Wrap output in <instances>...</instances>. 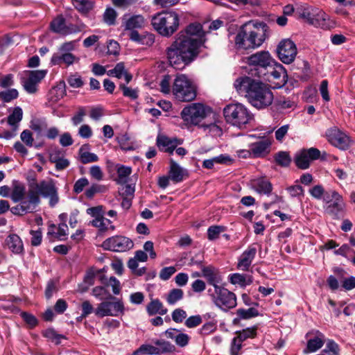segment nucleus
I'll list each match as a JSON object with an SVG mask.
<instances>
[{
    "label": "nucleus",
    "mask_w": 355,
    "mask_h": 355,
    "mask_svg": "<svg viewBox=\"0 0 355 355\" xmlns=\"http://www.w3.org/2000/svg\"><path fill=\"white\" fill-rule=\"evenodd\" d=\"M132 168L128 166H121L117 168L118 180L119 184H125L127 182L128 177L131 174Z\"/></svg>",
    "instance_id": "46"
},
{
    "label": "nucleus",
    "mask_w": 355,
    "mask_h": 355,
    "mask_svg": "<svg viewBox=\"0 0 355 355\" xmlns=\"http://www.w3.org/2000/svg\"><path fill=\"white\" fill-rule=\"evenodd\" d=\"M112 301H104L101 302L94 313L98 317L114 316L116 317L124 313V305L121 300L110 295L107 298Z\"/></svg>",
    "instance_id": "12"
},
{
    "label": "nucleus",
    "mask_w": 355,
    "mask_h": 355,
    "mask_svg": "<svg viewBox=\"0 0 355 355\" xmlns=\"http://www.w3.org/2000/svg\"><path fill=\"white\" fill-rule=\"evenodd\" d=\"M98 160V157L93 153L83 152L80 150V161L81 163L86 164L88 163L96 162Z\"/></svg>",
    "instance_id": "49"
},
{
    "label": "nucleus",
    "mask_w": 355,
    "mask_h": 355,
    "mask_svg": "<svg viewBox=\"0 0 355 355\" xmlns=\"http://www.w3.org/2000/svg\"><path fill=\"white\" fill-rule=\"evenodd\" d=\"M183 297L184 292L182 289L173 288L168 292L166 297V300L168 304L174 305L178 301L181 300Z\"/></svg>",
    "instance_id": "41"
},
{
    "label": "nucleus",
    "mask_w": 355,
    "mask_h": 355,
    "mask_svg": "<svg viewBox=\"0 0 355 355\" xmlns=\"http://www.w3.org/2000/svg\"><path fill=\"white\" fill-rule=\"evenodd\" d=\"M287 73L284 67L279 63L274 62L269 67L266 77H262L266 80L274 85V87L280 88L287 82Z\"/></svg>",
    "instance_id": "15"
},
{
    "label": "nucleus",
    "mask_w": 355,
    "mask_h": 355,
    "mask_svg": "<svg viewBox=\"0 0 355 355\" xmlns=\"http://www.w3.org/2000/svg\"><path fill=\"white\" fill-rule=\"evenodd\" d=\"M237 336H236L241 341L243 342L248 338H254L257 335V328H247L242 331H238L236 332Z\"/></svg>",
    "instance_id": "45"
},
{
    "label": "nucleus",
    "mask_w": 355,
    "mask_h": 355,
    "mask_svg": "<svg viewBox=\"0 0 355 355\" xmlns=\"http://www.w3.org/2000/svg\"><path fill=\"white\" fill-rule=\"evenodd\" d=\"M252 187L260 194L269 195L272 190V184L264 178L254 180Z\"/></svg>",
    "instance_id": "31"
},
{
    "label": "nucleus",
    "mask_w": 355,
    "mask_h": 355,
    "mask_svg": "<svg viewBox=\"0 0 355 355\" xmlns=\"http://www.w3.org/2000/svg\"><path fill=\"white\" fill-rule=\"evenodd\" d=\"M313 18L314 21H317V24H313L315 26H321L324 25V21L326 20L327 15L322 11L319 9H315L313 10Z\"/></svg>",
    "instance_id": "56"
},
{
    "label": "nucleus",
    "mask_w": 355,
    "mask_h": 355,
    "mask_svg": "<svg viewBox=\"0 0 355 355\" xmlns=\"http://www.w3.org/2000/svg\"><path fill=\"white\" fill-rule=\"evenodd\" d=\"M277 53L279 60L284 64L293 62L297 55L295 44L289 39L282 40L278 44Z\"/></svg>",
    "instance_id": "17"
},
{
    "label": "nucleus",
    "mask_w": 355,
    "mask_h": 355,
    "mask_svg": "<svg viewBox=\"0 0 355 355\" xmlns=\"http://www.w3.org/2000/svg\"><path fill=\"white\" fill-rule=\"evenodd\" d=\"M15 84L14 75L12 73L1 74L0 73V87L3 89L10 88Z\"/></svg>",
    "instance_id": "51"
},
{
    "label": "nucleus",
    "mask_w": 355,
    "mask_h": 355,
    "mask_svg": "<svg viewBox=\"0 0 355 355\" xmlns=\"http://www.w3.org/2000/svg\"><path fill=\"white\" fill-rule=\"evenodd\" d=\"M55 228L56 227L54 224L49 225L48 228V235L53 236L59 240H63V237L67 235L68 226L66 223H62L59 224L57 232H55Z\"/></svg>",
    "instance_id": "37"
},
{
    "label": "nucleus",
    "mask_w": 355,
    "mask_h": 355,
    "mask_svg": "<svg viewBox=\"0 0 355 355\" xmlns=\"http://www.w3.org/2000/svg\"><path fill=\"white\" fill-rule=\"evenodd\" d=\"M75 8L80 13L87 14L94 8V2L92 0H71Z\"/></svg>",
    "instance_id": "39"
},
{
    "label": "nucleus",
    "mask_w": 355,
    "mask_h": 355,
    "mask_svg": "<svg viewBox=\"0 0 355 355\" xmlns=\"http://www.w3.org/2000/svg\"><path fill=\"white\" fill-rule=\"evenodd\" d=\"M18 97L19 92L14 88H8V89L0 92V100L3 103H10Z\"/></svg>",
    "instance_id": "42"
},
{
    "label": "nucleus",
    "mask_w": 355,
    "mask_h": 355,
    "mask_svg": "<svg viewBox=\"0 0 355 355\" xmlns=\"http://www.w3.org/2000/svg\"><path fill=\"white\" fill-rule=\"evenodd\" d=\"M153 343L155 345L157 355L171 354L175 351V346L164 339H156Z\"/></svg>",
    "instance_id": "35"
},
{
    "label": "nucleus",
    "mask_w": 355,
    "mask_h": 355,
    "mask_svg": "<svg viewBox=\"0 0 355 355\" xmlns=\"http://www.w3.org/2000/svg\"><path fill=\"white\" fill-rule=\"evenodd\" d=\"M44 336L51 340L52 342L55 343V344L60 343L61 340L64 338V336L57 334L56 331L52 329H46L44 332Z\"/></svg>",
    "instance_id": "54"
},
{
    "label": "nucleus",
    "mask_w": 355,
    "mask_h": 355,
    "mask_svg": "<svg viewBox=\"0 0 355 355\" xmlns=\"http://www.w3.org/2000/svg\"><path fill=\"white\" fill-rule=\"evenodd\" d=\"M134 244L131 239L123 236H114L105 239L102 247L107 250L125 252L130 250Z\"/></svg>",
    "instance_id": "16"
},
{
    "label": "nucleus",
    "mask_w": 355,
    "mask_h": 355,
    "mask_svg": "<svg viewBox=\"0 0 355 355\" xmlns=\"http://www.w3.org/2000/svg\"><path fill=\"white\" fill-rule=\"evenodd\" d=\"M274 159L277 164L282 167H288L291 163V157L286 151H279L277 153Z\"/></svg>",
    "instance_id": "40"
},
{
    "label": "nucleus",
    "mask_w": 355,
    "mask_h": 355,
    "mask_svg": "<svg viewBox=\"0 0 355 355\" xmlns=\"http://www.w3.org/2000/svg\"><path fill=\"white\" fill-rule=\"evenodd\" d=\"M23 116L22 109L19 107L14 108L12 112L8 116L7 122L10 125L13 132L8 131L4 132V137L9 139L15 135V132L18 129L19 123L21 121Z\"/></svg>",
    "instance_id": "22"
},
{
    "label": "nucleus",
    "mask_w": 355,
    "mask_h": 355,
    "mask_svg": "<svg viewBox=\"0 0 355 355\" xmlns=\"http://www.w3.org/2000/svg\"><path fill=\"white\" fill-rule=\"evenodd\" d=\"M234 41L237 50L252 49V46L247 43L248 41V33L245 32V24L241 27L239 31L235 35Z\"/></svg>",
    "instance_id": "27"
},
{
    "label": "nucleus",
    "mask_w": 355,
    "mask_h": 355,
    "mask_svg": "<svg viewBox=\"0 0 355 355\" xmlns=\"http://www.w3.org/2000/svg\"><path fill=\"white\" fill-rule=\"evenodd\" d=\"M329 141L340 149H346L349 146V138L338 129L331 130L328 135Z\"/></svg>",
    "instance_id": "19"
},
{
    "label": "nucleus",
    "mask_w": 355,
    "mask_h": 355,
    "mask_svg": "<svg viewBox=\"0 0 355 355\" xmlns=\"http://www.w3.org/2000/svg\"><path fill=\"white\" fill-rule=\"evenodd\" d=\"M210 107L199 103H191L183 108L180 114L187 125H196L201 122L209 113Z\"/></svg>",
    "instance_id": "10"
},
{
    "label": "nucleus",
    "mask_w": 355,
    "mask_h": 355,
    "mask_svg": "<svg viewBox=\"0 0 355 355\" xmlns=\"http://www.w3.org/2000/svg\"><path fill=\"white\" fill-rule=\"evenodd\" d=\"M242 341L234 337L231 343L230 354L231 355H239V352L242 348Z\"/></svg>",
    "instance_id": "64"
},
{
    "label": "nucleus",
    "mask_w": 355,
    "mask_h": 355,
    "mask_svg": "<svg viewBox=\"0 0 355 355\" xmlns=\"http://www.w3.org/2000/svg\"><path fill=\"white\" fill-rule=\"evenodd\" d=\"M320 151L316 148H303L295 154L294 162L298 168L305 170L310 167L313 161L320 159Z\"/></svg>",
    "instance_id": "13"
},
{
    "label": "nucleus",
    "mask_w": 355,
    "mask_h": 355,
    "mask_svg": "<svg viewBox=\"0 0 355 355\" xmlns=\"http://www.w3.org/2000/svg\"><path fill=\"white\" fill-rule=\"evenodd\" d=\"M236 315H238L239 319L247 320L257 316L259 315V311L253 307L248 309H239L236 311Z\"/></svg>",
    "instance_id": "43"
},
{
    "label": "nucleus",
    "mask_w": 355,
    "mask_h": 355,
    "mask_svg": "<svg viewBox=\"0 0 355 355\" xmlns=\"http://www.w3.org/2000/svg\"><path fill=\"white\" fill-rule=\"evenodd\" d=\"M208 292L213 303L223 311H227L237 304L236 295L223 286H216L214 292L211 289H209Z\"/></svg>",
    "instance_id": "9"
},
{
    "label": "nucleus",
    "mask_w": 355,
    "mask_h": 355,
    "mask_svg": "<svg viewBox=\"0 0 355 355\" xmlns=\"http://www.w3.org/2000/svg\"><path fill=\"white\" fill-rule=\"evenodd\" d=\"M313 10L312 8H305L302 12L300 13V16L301 18L304 19L307 21L309 24H317V21L313 20Z\"/></svg>",
    "instance_id": "58"
},
{
    "label": "nucleus",
    "mask_w": 355,
    "mask_h": 355,
    "mask_svg": "<svg viewBox=\"0 0 355 355\" xmlns=\"http://www.w3.org/2000/svg\"><path fill=\"white\" fill-rule=\"evenodd\" d=\"M40 196L49 198V205L52 207L58 204L59 201L58 188L53 180H44L31 184L30 190H28V198L22 202L21 205L12 207L10 211L14 215L18 216L33 212L40 203Z\"/></svg>",
    "instance_id": "2"
},
{
    "label": "nucleus",
    "mask_w": 355,
    "mask_h": 355,
    "mask_svg": "<svg viewBox=\"0 0 355 355\" xmlns=\"http://www.w3.org/2000/svg\"><path fill=\"white\" fill-rule=\"evenodd\" d=\"M271 141L268 139H263L259 141L252 143L250 148L252 153V157H263L270 151Z\"/></svg>",
    "instance_id": "23"
},
{
    "label": "nucleus",
    "mask_w": 355,
    "mask_h": 355,
    "mask_svg": "<svg viewBox=\"0 0 355 355\" xmlns=\"http://www.w3.org/2000/svg\"><path fill=\"white\" fill-rule=\"evenodd\" d=\"M156 143L159 150L168 153H173L176 147L182 144V141L177 138H170L165 135H158Z\"/></svg>",
    "instance_id": "24"
},
{
    "label": "nucleus",
    "mask_w": 355,
    "mask_h": 355,
    "mask_svg": "<svg viewBox=\"0 0 355 355\" xmlns=\"http://www.w3.org/2000/svg\"><path fill=\"white\" fill-rule=\"evenodd\" d=\"M202 322V319L201 315H196L189 317L186 319L184 322V324L188 328H195L199 326Z\"/></svg>",
    "instance_id": "57"
},
{
    "label": "nucleus",
    "mask_w": 355,
    "mask_h": 355,
    "mask_svg": "<svg viewBox=\"0 0 355 355\" xmlns=\"http://www.w3.org/2000/svg\"><path fill=\"white\" fill-rule=\"evenodd\" d=\"M225 120L233 125L241 127L248 123L250 115L247 108L242 104H230L223 109Z\"/></svg>",
    "instance_id": "8"
},
{
    "label": "nucleus",
    "mask_w": 355,
    "mask_h": 355,
    "mask_svg": "<svg viewBox=\"0 0 355 355\" xmlns=\"http://www.w3.org/2000/svg\"><path fill=\"white\" fill-rule=\"evenodd\" d=\"M202 45V41L178 33L175 40L166 49L170 65L176 69H183L197 58Z\"/></svg>",
    "instance_id": "1"
},
{
    "label": "nucleus",
    "mask_w": 355,
    "mask_h": 355,
    "mask_svg": "<svg viewBox=\"0 0 355 355\" xmlns=\"http://www.w3.org/2000/svg\"><path fill=\"white\" fill-rule=\"evenodd\" d=\"M86 28V26L83 22L80 21L77 24H67L64 35H68L73 33L81 32Z\"/></svg>",
    "instance_id": "47"
},
{
    "label": "nucleus",
    "mask_w": 355,
    "mask_h": 355,
    "mask_svg": "<svg viewBox=\"0 0 355 355\" xmlns=\"http://www.w3.org/2000/svg\"><path fill=\"white\" fill-rule=\"evenodd\" d=\"M66 26V20L62 15H58L50 24L51 29L53 32L62 35H64Z\"/></svg>",
    "instance_id": "38"
},
{
    "label": "nucleus",
    "mask_w": 355,
    "mask_h": 355,
    "mask_svg": "<svg viewBox=\"0 0 355 355\" xmlns=\"http://www.w3.org/2000/svg\"><path fill=\"white\" fill-rule=\"evenodd\" d=\"M245 32L248 33L247 43L252 49L260 46L266 37L268 26L263 22L248 21L245 24Z\"/></svg>",
    "instance_id": "11"
},
{
    "label": "nucleus",
    "mask_w": 355,
    "mask_h": 355,
    "mask_svg": "<svg viewBox=\"0 0 355 355\" xmlns=\"http://www.w3.org/2000/svg\"><path fill=\"white\" fill-rule=\"evenodd\" d=\"M138 353L144 354H149V355H157V352L156 349L155 345H152L150 344H144L141 345L139 349L135 352V354Z\"/></svg>",
    "instance_id": "53"
},
{
    "label": "nucleus",
    "mask_w": 355,
    "mask_h": 355,
    "mask_svg": "<svg viewBox=\"0 0 355 355\" xmlns=\"http://www.w3.org/2000/svg\"><path fill=\"white\" fill-rule=\"evenodd\" d=\"M146 311L150 316L156 314L164 315L168 312V309L165 308L162 302L157 298L152 299L147 304Z\"/></svg>",
    "instance_id": "29"
},
{
    "label": "nucleus",
    "mask_w": 355,
    "mask_h": 355,
    "mask_svg": "<svg viewBox=\"0 0 355 355\" xmlns=\"http://www.w3.org/2000/svg\"><path fill=\"white\" fill-rule=\"evenodd\" d=\"M46 70H34L25 72L26 76L21 77V83L24 90L31 94L37 92L38 84L44 78Z\"/></svg>",
    "instance_id": "14"
},
{
    "label": "nucleus",
    "mask_w": 355,
    "mask_h": 355,
    "mask_svg": "<svg viewBox=\"0 0 355 355\" xmlns=\"http://www.w3.org/2000/svg\"><path fill=\"white\" fill-rule=\"evenodd\" d=\"M123 26L125 30L132 31L141 29L145 27L146 20L141 15H133L128 16L125 15L123 17Z\"/></svg>",
    "instance_id": "21"
},
{
    "label": "nucleus",
    "mask_w": 355,
    "mask_h": 355,
    "mask_svg": "<svg viewBox=\"0 0 355 355\" xmlns=\"http://www.w3.org/2000/svg\"><path fill=\"white\" fill-rule=\"evenodd\" d=\"M21 317L30 327H35L37 323V319L31 313L23 311L20 313Z\"/></svg>",
    "instance_id": "62"
},
{
    "label": "nucleus",
    "mask_w": 355,
    "mask_h": 355,
    "mask_svg": "<svg viewBox=\"0 0 355 355\" xmlns=\"http://www.w3.org/2000/svg\"><path fill=\"white\" fill-rule=\"evenodd\" d=\"M79 58L76 57L71 53H64L60 51L59 53H54L51 59V64L52 65H62L66 66L72 65L74 62H78Z\"/></svg>",
    "instance_id": "25"
},
{
    "label": "nucleus",
    "mask_w": 355,
    "mask_h": 355,
    "mask_svg": "<svg viewBox=\"0 0 355 355\" xmlns=\"http://www.w3.org/2000/svg\"><path fill=\"white\" fill-rule=\"evenodd\" d=\"M10 198L14 202H19V204L13 207L21 205L22 202L28 198V193L26 196V187L22 182L18 180L12 181Z\"/></svg>",
    "instance_id": "20"
},
{
    "label": "nucleus",
    "mask_w": 355,
    "mask_h": 355,
    "mask_svg": "<svg viewBox=\"0 0 355 355\" xmlns=\"http://www.w3.org/2000/svg\"><path fill=\"white\" fill-rule=\"evenodd\" d=\"M126 71L123 62H119L114 69L107 71V74L110 76H114L117 78H121L124 73Z\"/></svg>",
    "instance_id": "48"
},
{
    "label": "nucleus",
    "mask_w": 355,
    "mask_h": 355,
    "mask_svg": "<svg viewBox=\"0 0 355 355\" xmlns=\"http://www.w3.org/2000/svg\"><path fill=\"white\" fill-rule=\"evenodd\" d=\"M315 334L316 336L314 338L308 340L306 348L304 351V353L316 352L323 346L324 342V334L318 330L315 331Z\"/></svg>",
    "instance_id": "30"
},
{
    "label": "nucleus",
    "mask_w": 355,
    "mask_h": 355,
    "mask_svg": "<svg viewBox=\"0 0 355 355\" xmlns=\"http://www.w3.org/2000/svg\"><path fill=\"white\" fill-rule=\"evenodd\" d=\"M217 326L215 322H208L204 324L200 329H198V334L202 336L209 335L216 330Z\"/></svg>",
    "instance_id": "52"
},
{
    "label": "nucleus",
    "mask_w": 355,
    "mask_h": 355,
    "mask_svg": "<svg viewBox=\"0 0 355 355\" xmlns=\"http://www.w3.org/2000/svg\"><path fill=\"white\" fill-rule=\"evenodd\" d=\"M324 211L332 219L343 218L346 213V204L343 198L335 190L327 191L323 197Z\"/></svg>",
    "instance_id": "6"
},
{
    "label": "nucleus",
    "mask_w": 355,
    "mask_h": 355,
    "mask_svg": "<svg viewBox=\"0 0 355 355\" xmlns=\"http://www.w3.org/2000/svg\"><path fill=\"white\" fill-rule=\"evenodd\" d=\"M257 254V248L254 245L248 248L240 256L237 268L243 271H248Z\"/></svg>",
    "instance_id": "18"
},
{
    "label": "nucleus",
    "mask_w": 355,
    "mask_h": 355,
    "mask_svg": "<svg viewBox=\"0 0 355 355\" xmlns=\"http://www.w3.org/2000/svg\"><path fill=\"white\" fill-rule=\"evenodd\" d=\"M86 115L85 109L83 107H79L78 112L71 118V122L73 125L77 126L83 121L84 117Z\"/></svg>",
    "instance_id": "61"
},
{
    "label": "nucleus",
    "mask_w": 355,
    "mask_h": 355,
    "mask_svg": "<svg viewBox=\"0 0 355 355\" xmlns=\"http://www.w3.org/2000/svg\"><path fill=\"white\" fill-rule=\"evenodd\" d=\"M275 61L267 51H259L248 58V73L254 77H266L268 68Z\"/></svg>",
    "instance_id": "7"
},
{
    "label": "nucleus",
    "mask_w": 355,
    "mask_h": 355,
    "mask_svg": "<svg viewBox=\"0 0 355 355\" xmlns=\"http://www.w3.org/2000/svg\"><path fill=\"white\" fill-rule=\"evenodd\" d=\"M190 336L185 334L181 332V331L177 334V336L175 340V344L180 347H184L188 345L189 340H190Z\"/></svg>",
    "instance_id": "59"
},
{
    "label": "nucleus",
    "mask_w": 355,
    "mask_h": 355,
    "mask_svg": "<svg viewBox=\"0 0 355 355\" xmlns=\"http://www.w3.org/2000/svg\"><path fill=\"white\" fill-rule=\"evenodd\" d=\"M90 223L92 226L98 228L100 232H104L109 229L114 230V225H112V221L104 217V215L98 219H93Z\"/></svg>",
    "instance_id": "36"
},
{
    "label": "nucleus",
    "mask_w": 355,
    "mask_h": 355,
    "mask_svg": "<svg viewBox=\"0 0 355 355\" xmlns=\"http://www.w3.org/2000/svg\"><path fill=\"white\" fill-rule=\"evenodd\" d=\"M67 83L73 88H80L83 85V81L80 76L77 73L71 74L67 78Z\"/></svg>",
    "instance_id": "60"
},
{
    "label": "nucleus",
    "mask_w": 355,
    "mask_h": 355,
    "mask_svg": "<svg viewBox=\"0 0 355 355\" xmlns=\"http://www.w3.org/2000/svg\"><path fill=\"white\" fill-rule=\"evenodd\" d=\"M168 175L174 183H179L184 180V175H187V173L177 163L171 160Z\"/></svg>",
    "instance_id": "32"
},
{
    "label": "nucleus",
    "mask_w": 355,
    "mask_h": 355,
    "mask_svg": "<svg viewBox=\"0 0 355 355\" xmlns=\"http://www.w3.org/2000/svg\"><path fill=\"white\" fill-rule=\"evenodd\" d=\"M202 276L206 278L209 284L214 286L216 290V286H220L223 279L217 269L212 266L203 267L202 268Z\"/></svg>",
    "instance_id": "26"
},
{
    "label": "nucleus",
    "mask_w": 355,
    "mask_h": 355,
    "mask_svg": "<svg viewBox=\"0 0 355 355\" xmlns=\"http://www.w3.org/2000/svg\"><path fill=\"white\" fill-rule=\"evenodd\" d=\"M231 162L232 159L229 155L221 154L211 159H205L202 162V166L205 168L212 169L215 164H228Z\"/></svg>",
    "instance_id": "33"
},
{
    "label": "nucleus",
    "mask_w": 355,
    "mask_h": 355,
    "mask_svg": "<svg viewBox=\"0 0 355 355\" xmlns=\"http://www.w3.org/2000/svg\"><path fill=\"white\" fill-rule=\"evenodd\" d=\"M151 24L159 35L170 37L179 27V15L173 11L161 12L152 17Z\"/></svg>",
    "instance_id": "4"
},
{
    "label": "nucleus",
    "mask_w": 355,
    "mask_h": 355,
    "mask_svg": "<svg viewBox=\"0 0 355 355\" xmlns=\"http://www.w3.org/2000/svg\"><path fill=\"white\" fill-rule=\"evenodd\" d=\"M236 91L243 95L257 109H263L273 101V94L267 84L250 76H243L234 82Z\"/></svg>",
    "instance_id": "3"
},
{
    "label": "nucleus",
    "mask_w": 355,
    "mask_h": 355,
    "mask_svg": "<svg viewBox=\"0 0 355 355\" xmlns=\"http://www.w3.org/2000/svg\"><path fill=\"white\" fill-rule=\"evenodd\" d=\"M226 227L222 225H212L207 230V239L214 241L218 238L220 233L225 232Z\"/></svg>",
    "instance_id": "44"
},
{
    "label": "nucleus",
    "mask_w": 355,
    "mask_h": 355,
    "mask_svg": "<svg viewBox=\"0 0 355 355\" xmlns=\"http://www.w3.org/2000/svg\"><path fill=\"white\" fill-rule=\"evenodd\" d=\"M173 320L176 323L182 322L187 318V313L182 309H175L171 314Z\"/></svg>",
    "instance_id": "63"
},
{
    "label": "nucleus",
    "mask_w": 355,
    "mask_h": 355,
    "mask_svg": "<svg viewBox=\"0 0 355 355\" xmlns=\"http://www.w3.org/2000/svg\"><path fill=\"white\" fill-rule=\"evenodd\" d=\"M172 92L178 101L190 102L196 98L197 89L193 83L186 75L179 74L173 81Z\"/></svg>",
    "instance_id": "5"
},
{
    "label": "nucleus",
    "mask_w": 355,
    "mask_h": 355,
    "mask_svg": "<svg viewBox=\"0 0 355 355\" xmlns=\"http://www.w3.org/2000/svg\"><path fill=\"white\" fill-rule=\"evenodd\" d=\"M116 15V12L114 9L107 8L103 14V21L109 26L114 25L115 24Z\"/></svg>",
    "instance_id": "50"
},
{
    "label": "nucleus",
    "mask_w": 355,
    "mask_h": 355,
    "mask_svg": "<svg viewBox=\"0 0 355 355\" xmlns=\"http://www.w3.org/2000/svg\"><path fill=\"white\" fill-rule=\"evenodd\" d=\"M179 33H182L184 37L189 36V37L202 41V27L200 24H191L184 31H181Z\"/></svg>",
    "instance_id": "34"
},
{
    "label": "nucleus",
    "mask_w": 355,
    "mask_h": 355,
    "mask_svg": "<svg viewBox=\"0 0 355 355\" xmlns=\"http://www.w3.org/2000/svg\"><path fill=\"white\" fill-rule=\"evenodd\" d=\"M6 245L13 253L19 254L24 250L20 237L15 234H10L6 239Z\"/></svg>",
    "instance_id": "28"
},
{
    "label": "nucleus",
    "mask_w": 355,
    "mask_h": 355,
    "mask_svg": "<svg viewBox=\"0 0 355 355\" xmlns=\"http://www.w3.org/2000/svg\"><path fill=\"white\" fill-rule=\"evenodd\" d=\"M119 89H121L123 95L125 97H128L132 100H135L138 98V89H132L125 86L123 84L119 85Z\"/></svg>",
    "instance_id": "55"
}]
</instances>
